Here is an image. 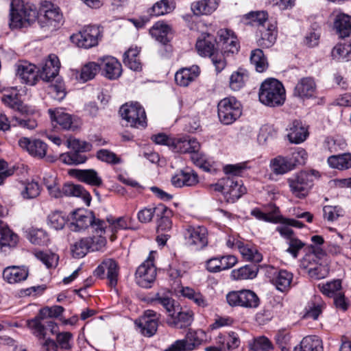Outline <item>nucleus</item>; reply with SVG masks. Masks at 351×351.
<instances>
[{
    "label": "nucleus",
    "mask_w": 351,
    "mask_h": 351,
    "mask_svg": "<svg viewBox=\"0 0 351 351\" xmlns=\"http://www.w3.org/2000/svg\"><path fill=\"white\" fill-rule=\"evenodd\" d=\"M258 98L263 104L269 107L282 106L286 99L283 84L274 78L266 79L260 86Z\"/></svg>",
    "instance_id": "f257e3e1"
},
{
    "label": "nucleus",
    "mask_w": 351,
    "mask_h": 351,
    "mask_svg": "<svg viewBox=\"0 0 351 351\" xmlns=\"http://www.w3.org/2000/svg\"><path fill=\"white\" fill-rule=\"evenodd\" d=\"M35 8L21 0H12L10 3V26L11 28H21L34 23L38 18Z\"/></svg>",
    "instance_id": "f03ea898"
},
{
    "label": "nucleus",
    "mask_w": 351,
    "mask_h": 351,
    "mask_svg": "<svg viewBox=\"0 0 351 351\" xmlns=\"http://www.w3.org/2000/svg\"><path fill=\"white\" fill-rule=\"evenodd\" d=\"M216 40L214 37L206 33L202 34L196 43V49L202 56H208L215 66L217 73L221 72L226 66L223 54L215 53Z\"/></svg>",
    "instance_id": "7ed1b4c3"
},
{
    "label": "nucleus",
    "mask_w": 351,
    "mask_h": 351,
    "mask_svg": "<svg viewBox=\"0 0 351 351\" xmlns=\"http://www.w3.org/2000/svg\"><path fill=\"white\" fill-rule=\"evenodd\" d=\"M212 186L215 191L223 193L228 203L235 202L247 191L242 180L234 177L223 178Z\"/></svg>",
    "instance_id": "20e7f679"
},
{
    "label": "nucleus",
    "mask_w": 351,
    "mask_h": 351,
    "mask_svg": "<svg viewBox=\"0 0 351 351\" xmlns=\"http://www.w3.org/2000/svg\"><path fill=\"white\" fill-rule=\"evenodd\" d=\"M64 311V308L62 306H45L39 311L38 314L34 318L27 321V326L37 337L45 339V327L43 325L41 321L47 318L59 317Z\"/></svg>",
    "instance_id": "39448f33"
},
{
    "label": "nucleus",
    "mask_w": 351,
    "mask_h": 351,
    "mask_svg": "<svg viewBox=\"0 0 351 351\" xmlns=\"http://www.w3.org/2000/svg\"><path fill=\"white\" fill-rule=\"evenodd\" d=\"M218 117L224 125L234 123L241 115V104L234 97L221 99L217 106Z\"/></svg>",
    "instance_id": "423d86ee"
},
{
    "label": "nucleus",
    "mask_w": 351,
    "mask_h": 351,
    "mask_svg": "<svg viewBox=\"0 0 351 351\" xmlns=\"http://www.w3.org/2000/svg\"><path fill=\"white\" fill-rule=\"evenodd\" d=\"M101 37V31L98 26L86 25L71 36V40L79 47L89 49L97 45Z\"/></svg>",
    "instance_id": "0eeeda50"
},
{
    "label": "nucleus",
    "mask_w": 351,
    "mask_h": 351,
    "mask_svg": "<svg viewBox=\"0 0 351 351\" xmlns=\"http://www.w3.org/2000/svg\"><path fill=\"white\" fill-rule=\"evenodd\" d=\"M47 190L49 195L55 198H60L63 196L81 197L87 205L90 204L91 200L90 193L80 184H65L60 189L56 182L53 185H49Z\"/></svg>",
    "instance_id": "6e6552de"
},
{
    "label": "nucleus",
    "mask_w": 351,
    "mask_h": 351,
    "mask_svg": "<svg viewBox=\"0 0 351 351\" xmlns=\"http://www.w3.org/2000/svg\"><path fill=\"white\" fill-rule=\"evenodd\" d=\"M119 113L131 127L143 128L147 125L145 111L138 103L123 105Z\"/></svg>",
    "instance_id": "1a4fd4ad"
},
{
    "label": "nucleus",
    "mask_w": 351,
    "mask_h": 351,
    "mask_svg": "<svg viewBox=\"0 0 351 351\" xmlns=\"http://www.w3.org/2000/svg\"><path fill=\"white\" fill-rule=\"evenodd\" d=\"M71 221L69 224V229L71 231H80L87 228L89 226L94 230L99 223L105 222L103 220L97 219L93 212L84 209H77L73 211L71 214Z\"/></svg>",
    "instance_id": "9d476101"
},
{
    "label": "nucleus",
    "mask_w": 351,
    "mask_h": 351,
    "mask_svg": "<svg viewBox=\"0 0 351 351\" xmlns=\"http://www.w3.org/2000/svg\"><path fill=\"white\" fill-rule=\"evenodd\" d=\"M186 244L196 251L208 245V230L204 226H189L184 233Z\"/></svg>",
    "instance_id": "9b49d317"
},
{
    "label": "nucleus",
    "mask_w": 351,
    "mask_h": 351,
    "mask_svg": "<svg viewBox=\"0 0 351 351\" xmlns=\"http://www.w3.org/2000/svg\"><path fill=\"white\" fill-rule=\"evenodd\" d=\"M287 182L292 194L298 197H305L311 189V180L310 174L301 171L287 179Z\"/></svg>",
    "instance_id": "f8f14e48"
},
{
    "label": "nucleus",
    "mask_w": 351,
    "mask_h": 351,
    "mask_svg": "<svg viewBox=\"0 0 351 351\" xmlns=\"http://www.w3.org/2000/svg\"><path fill=\"white\" fill-rule=\"evenodd\" d=\"M156 268L153 261L147 259L136 269L135 280L138 285L143 288H150L156 280Z\"/></svg>",
    "instance_id": "ddd939ff"
},
{
    "label": "nucleus",
    "mask_w": 351,
    "mask_h": 351,
    "mask_svg": "<svg viewBox=\"0 0 351 351\" xmlns=\"http://www.w3.org/2000/svg\"><path fill=\"white\" fill-rule=\"evenodd\" d=\"M43 11L44 14L38 16V23L42 28H47L49 30L53 31L62 24L63 16L59 8L51 5L50 8L46 10L43 9Z\"/></svg>",
    "instance_id": "4468645a"
},
{
    "label": "nucleus",
    "mask_w": 351,
    "mask_h": 351,
    "mask_svg": "<svg viewBox=\"0 0 351 351\" xmlns=\"http://www.w3.org/2000/svg\"><path fill=\"white\" fill-rule=\"evenodd\" d=\"M105 272L108 280V285L110 287H114L117 284L119 276V267L117 263L112 258H107L95 269L94 274L95 276L104 278Z\"/></svg>",
    "instance_id": "2eb2a0df"
},
{
    "label": "nucleus",
    "mask_w": 351,
    "mask_h": 351,
    "mask_svg": "<svg viewBox=\"0 0 351 351\" xmlns=\"http://www.w3.org/2000/svg\"><path fill=\"white\" fill-rule=\"evenodd\" d=\"M276 230L286 239V243L288 245L286 252L291 254L293 258H296L300 251L304 247L305 243L294 235L293 230L289 226H278Z\"/></svg>",
    "instance_id": "dca6fc26"
},
{
    "label": "nucleus",
    "mask_w": 351,
    "mask_h": 351,
    "mask_svg": "<svg viewBox=\"0 0 351 351\" xmlns=\"http://www.w3.org/2000/svg\"><path fill=\"white\" fill-rule=\"evenodd\" d=\"M198 182L197 174L189 168L178 170L171 178V184L176 188L191 187Z\"/></svg>",
    "instance_id": "f3484780"
},
{
    "label": "nucleus",
    "mask_w": 351,
    "mask_h": 351,
    "mask_svg": "<svg viewBox=\"0 0 351 351\" xmlns=\"http://www.w3.org/2000/svg\"><path fill=\"white\" fill-rule=\"evenodd\" d=\"M18 144L21 149L27 151L34 157L43 158L47 154V144L39 139L21 137Z\"/></svg>",
    "instance_id": "a211bd4d"
},
{
    "label": "nucleus",
    "mask_w": 351,
    "mask_h": 351,
    "mask_svg": "<svg viewBox=\"0 0 351 351\" xmlns=\"http://www.w3.org/2000/svg\"><path fill=\"white\" fill-rule=\"evenodd\" d=\"M135 324L144 336L150 337L157 331L156 313L154 311L147 310L145 312L143 316L136 320Z\"/></svg>",
    "instance_id": "6ab92c4d"
},
{
    "label": "nucleus",
    "mask_w": 351,
    "mask_h": 351,
    "mask_svg": "<svg viewBox=\"0 0 351 351\" xmlns=\"http://www.w3.org/2000/svg\"><path fill=\"white\" fill-rule=\"evenodd\" d=\"M218 45L221 46L223 56L229 53H234L239 51V45L234 33L229 29H220L218 32Z\"/></svg>",
    "instance_id": "aec40b11"
},
{
    "label": "nucleus",
    "mask_w": 351,
    "mask_h": 351,
    "mask_svg": "<svg viewBox=\"0 0 351 351\" xmlns=\"http://www.w3.org/2000/svg\"><path fill=\"white\" fill-rule=\"evenodd\" d=\"M1 101L7 106L19 111L23 114H34L37 112L34 106L23 104L15 91L3 94Z\"/></svg>",
    "instance_id": "412c9836"
},
{
    "label": "nucleus",
    "mask_w": 351,
    "mask_h": 351,
    "mask_svg": "<svg viewBox=\"0 0 351 351\" xmlns=\"http://www.w3.org/2000/svg\"><path fill=\"white\" fill-rule=\"evenodd\" d=\"M60 67V62L57 56L50 54L39 70L40 77L46 82H50L57 77Z\"/></svg>",
    "instance_id": "4be33fe9"
},
{
    "label": "nucleus",
    "mask_w": 351,
    "mask_h": 351,
    "mask_svg": "<svg viewBox=\"0 0 351 351\" xmlns=\"http://www.w3.org/2000/svg\"><path fill=\"white\" fill-rule=\"evenodd\" d=\"M172 143L171 150L178 153H197L200 149L199 143L189 136L173 138Z\"/></svg>",
    "instance_id": "5701e85b"
},
{
    "label": "nucleus",
    "mask_w": 351,
    "mask_h": 351,
    "mask_svg": "<svg viewBox=\"0 0 351 351\" xmlns=\"http://www.w3.org/2000/svg\"><path fill=\"white\" fill-rule=\"evenodd\" d=\"M99 225L93 230V236L86 237L87 240H89V245L90 251L98 252L104 251L106 245V239L105 235L106 223V222H98Z\"/></svg>",
    "instance_id": "b1692460"
},
{
    "label": "nucleus",
    "mask_w": 351,
    "mask_h": 351,
    "mask_svg": "<svg viewBox=\"0 0 351 351\" xmlns=\"http://www.w3.org/2000/svg\"><path fill=\"white\" fill-rule=\"evenodd\" d=\"M16 75L22 82L28 85H34L38 79V71L34 64L23 62L16 65Z\"/></svg>",
    "instance_id": "393cba45"
},
{
    "label": "nucleus",
    "mask_w": 351,
    "mask_h": 351,
    "mask_svg": "<svg viewBox=\"0 0 351 351\" xmlns=\"http://www.w3.org/2000/svg\"><path fill=\"white\" fill-rule=\"evenodd\" d=\"M21 127L28 130H33L37 126V122L33 119H21L14 117L10 122L7 117L0 110V130L7 131L10 130V125Z\"/></svg>",
    "instance_id": "a878e982"
},
{
    "label": "nucleus",
    "mask_w": 351,
    "mask_h": 351,
    "mask_svg": "<svg viewBox=\"0 0 351 351\" xmlns=\"http://www.w3.org/2000/svg\"><path fill=\"white\" fill-rule=\"evenodd\" d=\"M287 138L291 143L300 144L308 136L307 128L300 120L292 121L287 128Z\"/></svg>",
    "instance_id": "bb28decb"
},
{
    "label": "nucleus",
    "mask_w": 351,
    "mask_h": 351,
    "mask_svg": "<svg viewBox=\"0 0 351 351\" xmlns=\"http://www.w3.org/2000/svg\"><path fill=\"white\" fill-rule=\"evenodd\" d=\"M29 275V270L25 266H9L3 271L4 280L10 284H16L24 281Z\"/></svg>",
    "instance_id": "cd10ccee"
},
{
    "label": "nucleus",
    "mask_w": 351,
    "mask_h": 351,
    "mask_svg": "<svg viewBox=\"0 0 351 351\" xmlns=\"http://www.w3.org/2000/svg\"><path fill=\"white\" fill-rule=\"evenodd\" d=\"M200 69L197 65L182 68L175 74V81L180 86H188L199 75Z\"/></svg>",
    "instance_id": "c85d7f7f"
},
{
    "label": "nucleus",
    "mask_w": 351,
    "mask_h": 351,
    "mask_svg": "<svg viewBox=\"0 0 351 351\" xmlns=\"http://www.w3.org/2000/svg\"><path fill=\"white\" fill-rule=\"evenodd\" d=\"M316 84L313 77H306L300 79L296 84L293 94L300 98H310L313 96Z\"/></svg>",
    "instance_id": "c756f323"
},
{
    "label": "nucleus",
    "mask_w": 351,
    "mask_h": 351,
    "mask_svg": "<svg viewBox=\"0 0 351 351\" xmlns=\"http://www.w3.org/2000/svg\"><path fill=\"white\" fill-rule=\"evenodd\" d=\"M334 29L341 38L348 37L351 34V16L344 14H337L333 22Z\"/></svg>",
    "instance_id": "7c9ffc66"
},
{
    "label": "nucleus",
    "mask_w": 351,
    "mask_h": 351,
    "mask_svg": "<svg viewBox=\"0 0 351 351\" xmlns=\"http://www.w3.org/2000/svg\"><path fill=\"white\" fill-rule=\"evenodd\" d=\"M104 75L110 80L118 78L121 74V64L114 57L108 56L102 60Z\"/></svg>",
    "instance_id": "2f4dec72"
},
{
    "label": "nucleus",
    "mask_w": 351,
    "mask_h": 351,
    "mask_svg": "<svg viewBox=\"0 0 351 351\" xmlns=\"http://www.w3.org/2000/svg\"><path fill=\"white\" fill-rule=\"evenodd\" d=\"M73 176L79 181L93 186L102 184V179L94 169H76L73 171Z\"/></svg>",
    "instance_id": "473e14b6"
},
{
    "label": "nucleus",
    "mask_w": 351,
    "mask_h": 351,
    "mask_svg": "<svg viewBox=\"0 0 351 351\" xmlns=\"http://www.w3.org/2000/svg\"><path fill=\"white\" fill-rule=\"evenodd\" d=\"M219 0H200L191 3V9L195 15H208L217 10Z\"/></svg>",
    "instance_id": "72a5a7b5"
},
{
    "label": "nucleus",
    "mask_w": 351,
    "mask_h": 351,
    "mask_svg": "<svg viewBox=\"0 0 351 351\" xmlns=\"http://www.w3.org/2000/svg\"><path fill=\"white\" fill-rule=\"evenodd\" d=\"M261 37L257 40L258 46L263 48H269L276 42L277 32L274 25H271L267 28L265 26L259 27Z\"/></svg>",
    "instance_id": "f704fd0d"
},
{
    "label": "nucleus",
    "mask_w": 351,
    "mask_h": 351,
    "mask_svg": "<svg viewBox=\"0 0 351 351\" xmlns=\"http://www.w3.org/2000/svg\"><path fill=\"white\" fill-rule=\"evenodd\" d=\"M48 113L53 122H56L62 129L69 130L71 128L73 120L71 115L65 112L62 109L48 110Z\"/></svg>",
    "instance_id": "c9c22d12"
},
{
    "label": "nucleus",
    "mask_w": 351,
    "mask_h": 351,
    "mask_svg": "<svg viewBox=\"0 0 351 351\" xmlns=\"http://www.w3.org/2000/svg\"><path fill=\"white\" fill-rule=\"evenodd\" d=\"M330 167L339 170H347L351 168V154L344 153L332 155L327 159Z\"/></svg>",
    "instance_id": "e433bc0d"
},
{
    "label": "nucleus",
    "mask_w": 351,
    "mask_h": 351,
    "mask_svg": "<svg viewBox=\"0 0 351 351\" xmlns=\"http://www.w3.org/2000/svg\"><path fill=\"white\" fill-rule=\"evenodd\" d=\"M294 351H323L322 340L317 336H306Z\"/></svg>",
    "instance_id": "4c0bfd02"
},
{
    "label": "nucleus",
    "mask_w": 351,
    "mask_h": 351,
    "mask_svg": "<svg viewBox=\"0 0 351 351\" xmlns=\"http://www.w3.org/2000/svg\"><path fill=\"white\" fill-rule=\"evenodd\" d=\"M270 168L276 175H283L293 170V165L287 157L282 156H278L271 160Z\"/></svg>",
    "instance_id": "58836bf2"
},
{
    "label": "nucleus",
    "mask_w": 351,
    "mask_h": 351,
    "mask_svg": "<svg viewBox=\"0 0 351 351\" xmlns=\"http://www.w3.org/2000/svg\"><path fill=\"white\" fill-rule=\"evenodd\" d=\"M325 307V303L319 296H315L305 307L304 317L317 319Z\"/></svg>",
    "instance_id": "ea45409f"
},
{
    "label": "nucleus",
    "mask_w": 351,
    "mask_h": 351,
    "mask_svg": "<svg viewBox=\"0 0 351 351\" xmlns=\"http://www.w3.org/2000/svg\"><path fill=\"white\" fill-rule=\"evenodd\" d=\"M171 31L170 27L163 22H157L150 29L151 36L162 44H167L169 42L168 34Z\"/></svg>",
    "instance_id": "a19ab883"
},
{
    "label": "nucleus",
    "mask_w": 351,
    "mask_h": 351,
    "mask_svg": "<svg viewBox=\"0 0 351 351\" xmlns=\"http://www.w3.org/2000/svg\"><path fill=\"white\" fill-rule=\"evenodd\" d=\"M248 80L247 71L239 69L230 76L229 87L233 91H238L243 88Z\"/></svg>",
    "instance_id": "79ce46f5"
},
{
    "label": "nucleus",
    "mask_w": 351,
    "mask_h": 351,
    "mask_svg": "<svg viewBox=\"0 0 351 351\" xmlns=\"http://www.w3.org/2000/svg\"><path fill=\"white\" fill-rule=\"evenodd\" d=\"M292 280V273L282 269L275 276L273 282L276 289L283 292L290 289Z\"/></svg>",
    "instance_id": "37998d69"
},
{
    "label": "nucleus",
    "mask_w": 351,
    "mask_h": 351,
    "mask_svg": "<svg viewBox=\"0 0 351 351\" xmlns=\"http://www.w3.org/2000/svg\"><path fill=\"white\" fill-rule=\"evenodd\" d=\"M47 224L53 229L59 230L63 229L69 221L66 213L56 210L51 211L47 216Z\"/></svg>",
    "instance_id": "c03bdc74"
},
{
    "label": "nucleus",
    "mask_w": 351,
    "mask_h": 351,
    "mask_svg": "<svg viewBox=\"0 0 351 351\" xmlns=\"http://www.w3.org/2000/svg\"><path fill=\"white\" fill-rule=\"evenodd\" d=\"M166 211V206L159 204L154 208H144L138 212L137 217L141 223H149L154 215H162Z\"/></svg>",
    "instance_id": "a18cd8bd"
},
{
    "label": "nucleus",
    "mask_w": 351,
    "mask_h": 351,
    "mask_svg": "<svg viewBox=\"0 0 351 351\" xmlns=\"http://www.w3.org/2000/svg\"><path fill=\"white\" fill-rule=\"evenodd\" d=\"M152 302L155 305H161L164 307L166 311L171 317H173L176 312L179 309L178 306L175 305L174 300L167 295H161L157 293L154 298L152 299Z\"/></svg>",
    "instance_id": "49530a36"
},
{
    "label": "nucleus",
    "mask_w": 351,
    "mask_h": 351,
    "mask_svg": "<svg viewBox=\"0 0 351 351\" xmlns=\"http://www.w3.org/2000/svg\"><path fill=\"white\" fill-rule=\"evenodd\" d=\"M239 250L243 258L247 261L259 263L262 260V255L256 247L251 244L243 243L239 245Z\"/></svg>",
    "instance_id": "de8ad7c7"
},
{
    "label": "nucleus",
    "mask_w": 351,
    "mask_h": 351,
    "mask_svg": "<svg viewBox=\"0 0 351 351\" xmlns=\"http://www.w3.org/2000/svg\"><path fill=\"white\" fill-rule=\"evenodd\" d=\"M18 241V237L8 228L3 221H0V245L14 246Z\"/></svg>",
    "instance_id": "09e8293b"
},
{
    "label": "nucleus",
    "mask_w": 351,
    "mask_h": 351,
    "mask_svg": "<svg viewBox=\"0 0 351 351\" xmlns=\"http://www.w3.org/2000/svg\"><path fill=\"white\" fill-rule=\"evenodd\" d=\"M257 272L258 269L255 265H245L232 270L231 276L234 280L253 279L256 276Z\"/></svg>",
    "instance_id": "8fccbe9b"
},
{
    "label": "nucleus",
    "mask_w": 351,
    "mask_h": 351,
    "mask_svg": "<svg viewBox=\"0 0 351 351\" xmlns=\"http://www.w3.org/2000/svg\"><path fill=\"white\" fill-rule=\"evenodd\" d=\"M333 59L337 61H349L351 60V43L346 45L337 44L331 51Z\"/></svg>",
    "instance_id": "3c124183"
},
{
    "label": "nucleus",
    "mask_w": 351,
    "mask_h": 351,
    "mask_svg": "<svg viewBox=\"0 0 351 351\" xmlns=\"http://www.w3.org/2000/svg\"><path fill=\"white\" fill-rule=\"evenodd\" d=\"M139 50L137 48H130L123 55V62L133 71H138L141 69V62L138 57Z\"/></svg>",
    "instance_id": "603ef678"
},
{
    "label": "nucleus",
    "mask_w": 351,
    "mask_h": 351,
    "mask_svg": "<svg viewBox=\"0 0 351 351\" xmlns=\"http://www.w3.org/2000/svg\"><path fill=\"white\" fill-rule=\"evenodd\" d=\"M181 293L184 297L192 300L198 306L204 308L208 306V300L200 292L186 287L182 288Z\"/></svg>",
    "instance_id": "864d4df0"
},
{
    "label": "nucleus",
    "mask_w": 351,
    "mask_h": 351,
    "mask_svg": "<svg viewBox=\"0 0 351 351\" xmlns=\"http://www.w3.org/2000/svg\"><path fill=\"white\" fill-rule=\"evenodd\" d=\"M323 217L328 222H334L345 215L344 209L340 206H324L322 208Z\"/></svg>",
    "instance_id": "5fc2aeb1"
},
{
    "label": "nucleus",
    "mask_w": 351,
    "mask_h": 351,
    "mask_svg": "<svg viewBox=\"0 0 351 351\" xmlns=\"http://www.w3.org/2000/svg\"><path fill=\"white\" fill-rule=\"evenodd\" d=\"M250 62L255 67L256 71L259 73H262L267 69L268 63L261 49H256L252 51Z\"/></svg>",
    "instance_id": "6e6d98bb"
},
{
    "label": "nucleus",
    "mask_w": 351,
    "mask_h": 351,
    "mask_svg": "<svg viewBox=\"0 0 351 351\" xmlns=\"http://www.w3.org/2000/svg\"><path fill=\"white\" fill-rule=\"evenodd\" d=\"M250 62L255 67L256 71L259 73H262L267 69L268 63L261 49H256L252 51Z\"/></svg>",
    "instance_id": "4d7b16f0"
},
{
    "label": "nucleus",
    "mask_w": 351,
    "mask_h": 351,
    "mask_svg": "<svg viewBox=\"0 0 351 351\" xmlns=\"http://www.w3.org/2000/svg\"><path fill=\"white\" fill-rule=\"evenodd\" d=\"M173 324L177 328H184L192 324L193 321V313L191 311H183L178 313L173 316Z\"/></svg>",
    "instance_id": "13d9d810"
},
{
    "label": "nucleus",
    "mask_w": 351,
    "mask_h": 351,
    "mask_svg": "<svg viewBox=\"0 0 351 351\" xmlns=\"http://www.w3.org/2000/svg\"><path fill=\"white\" fill-rule=\"evenodd\" d=\"M171 216V210L166 206V211L162 215H158L157 219V233L168 232L172 228V221L170 219Z\"/></svg>",
    "instance_id": "bf43d9fd"
},
{
    "label": "nucleus",
    "mask_w": 351,
    "mask_h": 351,
    "mask_svg": "<svg viewBox=\"0 0 351 351\" xmlns=\"http://www.w3.org/2000/svg\"><path fill=\"white\" fill-rule=\"evenodd\" d=\"M318 288L324 295L332 298L339 291H341V281L334 280L326 283L319 284Z\"/></svg>",
    "instance_id": "052dcab7"
},
{
    "label": "nucleus",
    "mask_w": 351,
    "mask_h": 351,
    "mask_svg": "<svg viewBox=\"0 0 351 351\" xmlns=\"http://www.w3.org/2000/svg\"><path fill=\"white\" fill-rule=\"evenodd\" d=\"M60 160L64 164L69 165H76L86 162V156L82 152L73 150L60 155Z\"/></svg>",
    "instance_id": "680f3d73"
},
{
    "label": "nucleus",
    "mask_w": 351,
    "mask_h": 351,
    "mask_svg": "<svg viewBox=\"0 0 351 351\" xmlns=\"http://www.w3.org/2000/svg\"><path fill=\"white\" fill-rule=\"evenodd\" d=\"M99 70V66L95 62H88L81 69L79 79L82 82H86L95 77Z\"/></svg>",
    "instance_id": "e2e57ef3"
},
{
    "label": "nucleus",
    "mask_w": 351,
    "mask_h": 351,
    "mask_svg": "<svg viewBox=\"0 0 351 351\" xmlns=\"http://www.w3.org/2000/svg\"><path fill=\"white\" fill-rule=\"evenodd\" d=\"M242 307L255 308L259 305V298L252 291L248 289L242 290Z\"/></svg>",
    "instance_id": "0e129e2a"
},
{
    "label": "nucleus",
    "mask_w": 351,
    "mask_h": 351,
    "mask_svg": "<svg viewBox=\"0 0 351 351\" xmlns=\"http://www.w3.org/2000/svg\"><path fill=\"white\" fill-rule=\"evenodd\" d=\"M88 241L89 240H87L86 238H83L76 241L71 246L73 256L75 258L84 257L90 250Z\"/></svg>",
    "instance_id": "69168bd1"
},
{
    "label": "nucleus",
    "mask_w": 351,
    "mask_h": 351,
    "mask_svg": "<svg viewBox=\"0 0 351 351\" xmlns=\"http://www.w3.org/2000/svg\"><path fill=\"white\" fill-rule=\"evenodd\" d=\"M35 256L47 268L55 267L58 265V256L51 252L38 251L35 252Z\"/></svg>",
    "instance_id": "338daca9"
},
{
    "label": "nucleus",
    "mask_w": 351,
    "mask_h": 351,
    "mask_svg": "<svg viewBox=\"0 0 351 351\" xmlns=\"http://www.w3.org/2000/svg\"><path fill=\"white\" fill-rule=\"evenodd\" d=\"M40 189L38 182L32 181L23 184V189L21 194L24 199H29L38 197L40 194Z\"/></svg>",
    "instance_id": "774afa93"
}]
</instances>
